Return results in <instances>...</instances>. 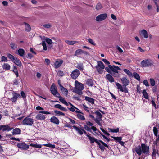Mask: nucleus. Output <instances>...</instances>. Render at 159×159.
I'll return each mask as SVG.
<instances>
[{
    "mask_svg": "<svg viewBox=\"0 0 159 159\" xmlns=\"http://www.w3.org/2000/svg\"><path fill=\"white\" fill-rule=\"evenodd\" d=\"M135 151L139 156L142 154V152L148 155L149 152V148L145 144L142 143L141 146L139 145L135 148Z\"/></svg>",
    "mask_w": 159,
    "mask_h": 159,
    "instance_id": "obj_2",
    "label": "nucleus"
},
{
    "mask_svg": "<svg viewBox=\"0 0 159 159\" xmlns=\"http://www.w3.org/2000/svg\"><path fill=\"white\" fill-rule=\"evenodd\" d=\"M12 62H13L16 65L20 67L22 65L21 61L19 59L17 58L16 57L15 58V60H13Z\"/></svg>",
    "mask_w": 159,
    "mask_h": 159,
    "instance_id": "obj_25",
    "label": "nucleus"
},
{
    "mask_svg": "<svg viewBox=\"0 0 159 159\" xmlns=\"http://www.w3.org/2000/svg\"><path fill=\"white\" fill-rule=\"evenodd\" d=\"M68 108L69 110L70 111L72 112H74L75 111V109H78L77 108H76L75 106L74 107H71L70 108L68 107Z\"/></svg>",
    "mask_w": 159,
    "mask_h": 159,
    "instance_id": "obj_58",
    "label": "nucleus"
},
{
    "mask_svg": "<svg viewBox=\"0 0 159 159\" xmlns=\"http://www.w3.org/2000/svg\"><path fill=\"white\" fill-rule=\"evenodd\" d=\"M65 42L67 44L70 45H73L78 42L74 41H69L67 40H65Z\"/></svg>",
    "mask_w": 159,
    "mask_h": 159,
    "instance_id": "obj_32",
    "label": "nucleus"
},
{
    "mask_svg": "<svg viewBox=\"0 0 159 159\" xmlns=\"http://www.w3.org/2000/svg\"><path fill=\"white\" fill-rule=\"evenodd\" d=\"M51 25L50 24L48 23L47 24H45L43 25V26L45 28H49L51 27Z\"/></svg>",
    "mask_w": 159,
    "mask_h": 159,
    "instance_id": "obj_55",
    "label": "nucleus"
},
{
    "mask_svg": "<svg viewBox=\"0 0 159 159\" xmlns=\"http://www.w3.org/2000/svg\"><path fill=\"white\" fill-rule=\"evenodd\" d=\"M99 133H100V134L106 140L109 142L110 141V139H108L107 137L105 136L104 135H103L102 133L100 132L99 131Z\"/></svg>",
    "mask_w": 159,
    "mask_h": 159,
    "instance_id": "obj_53",
    "label": "nucleus"
},
{
    "mask_svg": "<svg viewBox=\"0 0 159 159\" xmlns=\"http://www.w3.org/2000/svg\"><path fill=\"white\" fill-rule=\"evenodd\" d=\"M24 24L25 26L26 30L30 31L31 30V27L26 22H24Z\"/></svg>",
    "mask_w": 159,
    "mask_h": 159,
    "instance_id": "obj_35",
    "label": "nucleus"
},
{
    "mask_svg": "<svg viewBox=\"0 0 159 159\" xmlns=\"http://www.w3.org/2000/svg\"><path fill=\"white\" fill-rule=\"evenodd\" d=\"M88 41L91 44L93 45H95V43H94V42H93V41L92 39L90 38L89 39H88Z\"/></svg>",
    "mask_w": 159,
    "mask_h": 159,
    "instance_id": "obj_57",
    "label": "nucleus"
},
{
    "mask_svg": "<svg viewBox=\"0 0 159 159\" xmlns=\"http://www.w3.org/2000/svg\"><path fill=\"white\" fill-rule=\"evenodd\" d=\"M102 8V4L100 3H98L96 6V9L97 10H100Z\"/></svg>",
    "mask_w": 159,
    "mask_h": 159,
    "instance_id": "obj_47",
    "label": "nucleus"
},
{
    "mask_svg": "<svg viewBox=\"0 0 159 159\" xmlns=\"http://www.w3.org/2000/svg\"><path fill=\"white\" fill-rule=\"evenodd\" d=\"M116 48L120 52L122 53L123 52V51L121 49L120 47L118 46H116Z\"/></svg>",
    "mask_w": 159,
    "mask_h": 159,
    "instance_id": "obj_63",
    "label": "nucleus"
},
{
    "mask_svg": "<svg viewBox=\"0 0 159 159\" xmlns=\"http://www.w3.org/2000/svg\"><path fill=\"white\" fill-rule=\"evenodd\" d=\"M85 99L92 104H93L94 103L95 99L86 96L85 97Z\"/></svg>",
    "mask_w": 159,
    "mask_h": 159,
    "instance_id": "obj_27",
    "label": "nucleus"
},
{
    "mask_svg": "<svg viewBox=\"0 0 159 159\" xmlns=\"http://www.w3.org/2000/svg\"><path fill=\"white\" fill-rule=\"evenodd\" d=\"M80 74V72L79 70L77 69H75L70 74V75L72 79H75Z\"/></svg>",
    "mask_w": 159,
    "mask_h": 159,
    "instance_id": "obj_12",
    "label": "nucleus"
},
{
    "mask_svg": "<svg viewBox=\"0 0 159 159\" xmlns=\"http://www.w3.org/2000/svg\"><path fill=\"white\" fill-rule=\"evenodd\" d=\"M25 51L22 48H20L18 50V54L20 56L23 57L25 54Z\"/></svg>",
    "mask_w": 159,
    "mask_h": 159,
    "instance_id": "obj_26",
    "label": "nucleus"
},
{
    "mask_svg": "<svg viewBox=\"0 0 159 159\" xmlns=\"http://www.w3.org/2000/svg\"><path fill=\"white\" fill-rule=\"evenodd\" d=\"M141 65L143 67L150 66L152 65V63L150 60L146 59L142 61L141 62Z\"/></svg>",
    "mask_w": 159,
    "mask_h": 159,
    "instance_id": "obj_14",
    "label": "nucleus"
},
{
    "mask_svg": "<svg viewBox=\"0 0 159 159\" xmlns=\"http://www.w3.org/2000/svg\"><path fill=\"white\" fill-rule=\"evenodd\" d=\"M1 60L2 61L6 62L7 61V59L6 57L2 56L1 58Z\"/></svg>",
    "mask_w": 159,
    "mask_h": 159,
    "instance_id": "obj_60",
    "label": "nucleus"
},
{
    "mask_svg": "<svg viewBox=\"0 0 159 159\" xmlns=\"http://www.w3.org/2000/svg\"><path fill=\"white\" fill-rule=\"evenodd\" d=\"M11 47L13 49H15L16 47V45L15 43H10Z\"/></svg>",
    "mask_w": 159,
    "mask_h": 159,
    "instance_id": "obj_54",
    "label": "nucleus"
},
{
    "mask_svg": "<svg viewBox=\"0 0 159 159\" xmlns=\"http://www.w3.org/2000/svg\"><path fill=\"white\" fill-rule=\"evenodd\" d=\"M50 121L56 125H58L59 123V119L55 116H52L50 119Z\"/></svg>",
    "mask_w": 159,
    "mask_h": 159,
    "instance_id": "obj_18",
    "label": "nucleus"
},
{
    "mask_svg": "<svg viewBox=\"0 0 159 159\" xmlns=\"http://www.w3.org/2000/svg\"><path fill=\"white\" fill-rule=\"evenodd\" d=\"M111 137L113 138L117 142H120L122 140V138H121V137H116L112 136Z\"/></svg>",
    "mask_w": 159,
    "mask_h": 159,
    "instance_id": "obj_42",
    "label": "nucleus"
},
{
    "mask_svg": "<svg viewBox=\"0 0 159 159\" xmlns=\"http://www.w3.org/2000/svg\"><path fill=\"white\" fill-rule=\"evenodd\" d=\"M63 63V61L62 60H59L57 61L54 63L55 67V68H57L59 67Z\"/></svg>",
    "mask_w": 159,
    "mask_h": 159,
    "instance_id": "obj_19",
    "label": "nucleus"
},
{
    "mask_svg": "<svg viewBox=\"0 0 159 159\" xmlns=\"http://www.w3.org/2000/svg\"><path fill=\"white\" fill-rule=\"evenodd\" d=\"M30 146L37 148H41L42 147L41 145L31 144Z\"/></svg>",
    "mask_w": 159,
    "mask_h": 159,
    "instance_id": "obj_43",
    "label": "nucleus"
},
{
    "mask_svg": "<svg viewBox=\"0 0 159 159\" xmlns=\"http://www.w3.org/2000/svg\"><path fill=\"white\" fill-rule=\"evenodd\" d=\"M143 83V84L146 85V86H149V85L148 83L147 80H144Z\"/></svg>",
    "mask_w": 159,
    "mask_h": 159,
    "instance_id": "obj_61",
    "label": "nucleus"
},
{
    "mask_svg": "<svg viewBox=\"0 0 159 159\" xmlns=\"http://www.w3.org/2000/svg\"><path fill=\"white\" fill-rule=\"evenodd\" d=\"M143 94L144 96V97L146 99H148L149 98L148 95L147 93L145 90H144L143 92Z\"/></svg>",
    "mask_w": 159,
    "mask_h": 159,
    "instance_id": "obj_37",
    "label": "nucleus"
},
{
    "mask_svg": "<svg viewBox=\"0 0 159 159\" xmlns=\"http://www.w3.org/2000/svg\"><path fill=\"white\" fill-rule=\"evenodd\" d=\"M141 34L144 36L145 38H147L148 37L147 32L145 30L141 31Z\"/></svg>",
    "mask_w": 159,
    "mask_h": 159,
    "instance_id": "obj_31",
    "label": "nucleus"
},
{
    "mask_svg": "<svg viewBox=\"0 0 159 159\" xmlns=\"http://www.w3.org/2000/svg\"><path fill=\"white\" fill-rule=\"evenodd\" d=\"M75 89L74 92L79 95H82L83 94L82 91L84 88V84L77 81H75Z\"/></svg>",
    "mask_w": 159,
    "mask_h": 159,
    "instance_id": "obj_3",
    "label": "nucleus"
},
{
    "mask_svg": "<svg viewBox=\"0 0 159 159\" xmlns=\"http://www.w3.org/2000/svg\"><path fill=\"white\" fill-rule=\"evenodd\" d=\"M87 136L89 138L90 141V143H93L94 142H95L97 144V143L99 141L98 140L94 137L91 136L89 135H87Z\"/></svg>",
    "mask_w": 159,
    "mask_h": 159,
    "instance_id": "obj_17",
    "label": "nucleus"
},
{
    "mask_svg": "<svg viewBox=\"0 0 159 159\" xmlns=\"http://www.w3.org/2000/svg\"><path fill=\"white\" fill-rule=\"evenodd\" d=\"M108 129L110 131L113 133H116L119 131V129L118 128L116 129L109 128Z\"/></svg>",
    "mask_w": 159,
    "mask_h": 159,
    "instance_id": "obj_46",
    "label": "nucleus"
},
{
    "mask_svg": "<svg viewBox=\"0 0 159 159\" xmlns=\"http://www.w3.org/2000/svg\"><path fill=\"white\" fill-rule=\"evenodd\" d=\"M133 75L138 81H140V77L138 73L136 72H134L133 73Z\"/></svg>",
    "mask_w": 159,
    "mask_h": 159,
    "instance_id": "obj_33",
    "label": "nucleus"
},
{
    "mask_svg": "<svg viewBox=\"0 0 159 159\" xmlns=\"http://www.w3.org/2000/svg\"><path fill=\"white\" fill-rule=\"evenodd\" d=\"M39 114L36 115V118L38 120H43L45 118V116L41 114V113L46 114H51L50 112L45 111H39Z\"/></svg>",
    "mask_w": 159,
    "mask_h": 159,
    "instance_id": "obj_5",
    "label": "nucleus"
},
{
    "mask_svg": "<svg viewBox=\"0 0 159 159\" xmlns=\"http://www.w3.org/2000/svg\"><path fill=\"white\" fill-rule=\"evenodd\" d=\"M60 90L62 92H63L66 93V94H67L68 93L67 90L63 86H61V87L60 88Z\"/></svg>",
    "mask_w": 159,
    "mask_h": 159,
    "instance_id": "obj_45",
    "label": "nucleus"
},
{
    "mask_svg": "<svg viewBox=\"0 0 159 159\" xmlns=\"http://www.w3.org/2000/svg\"><path fill=\"white\" fill-rule=\"evenodd\" d=\"M107 16L106 13L98 15L96 17V20L97 22H100L105 20Z\"/></svg>",
    "mask_w": 159,
    "mask_h": 159,
    "instance_id": "obj_9",
    "label": "nucleus"
},
{
    "mask_svg": "<svg viewBox=\"0 0 159 159\" xmlns=\"http://www.w3.org/2000/svg\"><path fill=\"white\" fill-rule=\"evenodd\" d=\"M21 133V130L19 128H16L13 130L12 135H16L19 134Z\"/></svg>",
    "mask_w": 159,
    "mask_h": 159,
    "instance_id": "obj_24",
    "label": "nucleus"
},
{
    "mask_svg": "<svg viewBox=\"0 0 159 159\" xmlns=\"http://www.w3.org/2000/svg\"><path fill=\"white\" fill-rule=\"evenodd\" d=\"M97 65L96 66V68L97 71L99 73L101 74L102 72L103 69L105 68V66L103 63L101 61H97Z\"/></svg>",
    "mask_w": 159,
    "mask_h": 159,
    "instance_id": "obj_7",
    "label": "nucleus"
},
{
    "mask_svg": "<svg viewBox=\"0 0 159 159\" xmlns=\"http://www.w3.org/2000/svg\"><path fill=\"white\" fill-rule=\"evenodd\" d=\"M106 78L111 83L114 81V79L113 78L112 76L109 74H108L106 75Z\"/></svg>",
    "mask_w": 159,
    "mask_h": 159,
    "instance_id": "obj_22",
    "label": "nucleus"
},
{
    "mask_svg": "<svg viewBox=\"0 0 159 159\" xmlns=\"http://www.w3.org/2000/svg\"><path fill=\"white\" fill-rule=\"evenodd\" d=\"M2 68L3 69L6 70H9L10 69V65L7 63H4L2 66Z\"/></svg>",
    "mask_w": 159,
    "mask_h": 159,
    "instance_id": "obj_30",
    "label": "nucleus"
},
{
    "mask_svg": "<svg viewBox=\"0 0 159 159\" xmlns=\"http://www.w3.org/2000/svg\"><path fill=\"white\" fill-rule=\"evenodd\" d=\"M77 117L78 118L82 120H84L85 119V117L83 115L80 114L77 115Z\"/></svg>",
    "mask_w": 159,
    "mask_h": 159,
    "instance_id": "obj_50",
    "label": "nucleus"
},
{
    "mask_svg": "<svg viewBox=\"0 0 159 159\" xmlns=\"http://www.w3.org/2000/svg\"><path fill=\"white\" fill-rule=\"evenodd\" d=\"M102 61L104 62V63L106 64H107V65H110L109 64H110V62H109L108 61L107 59H103L102 60Z\"/></svg>",
    "mask_w": 159,
    "mask_h": 159,
    "instance_id": "obj_62",
    "label": "nucleus"
},
{
    "mask_svg": "<svg viewBox=\"0 0 159 159\" xmlns=\"http://www.w3.org/2000/svg\"><path fill=\"white\" fill-rule=\"evenodd\" d=\"M46 41L49 44H51L52 43V40L49 38H46L45 39Z\"/></svg>",
    "mask_w": 159,
    "mask_h": 159,
    "instance_id": "obj_48",
    "label": "nucleus"
},
{
    "mask_svg": "<svg viewBox=\"0 0 159 159\" xmlns=\"http://www.w3.org/2000/svg\"><path fill=\"white\" fill-rule=\"evenodd\" d=\"M43 145L44 146H46V147H48L51 148H55V145H53V144H52L50 143L46 144H44Z\"/></svg>",
    "mask_w": 159,
    "mask_h": 159,
    "instance_id": "obj_39",
    "label": "nucleus"
},
{
    "mask_svg": "<svg viewBox=\"0 0 159 159\" xmlns=\"http://www.w3.org/2000/svg\"><path fill=\"white\" fill-rule=\"evenodd\" d=\"M86 84L89 86H92L93 84V81L91 79H88L86 81Z\"/></svg>",
    "mask_w": 159,
    "mask_h": 159,
    "instance_id": "obj_28",
    "label": "nucleus"
},
{
    "mask_svg": "<svg viewBox=\"0 0 159 159\" xmlns=\"http://www.w3.org/2000/svg\"><path fill=\"white\" fill-rule=\"evenodd\" d=\"M22 123L24 125L32 126L34 123V120L29 118V117H26L23 120Z\"/></svg>",
    "mask_w": 159,
    "mask_h": 159,
    "instance_id": "obj_6",
    "label": "nucleus"
},
{
    "mask_svg": "<svg viewBox=\"0 0 159 159\" xmlns=\"http://www.w3.org/2000/svg\"><path fill=\"white\" fill-rule=\"evenodd\" d=\"M124 71L126 74H127L129 76H132V73L129 70L127 69H124Z\"/></svg>",
    "mask_w": 159,
    "mask_h": 159,
    "instance_id": "obj_41",
    "label": "nucleus"
},
{
    "mask_svg": "<svg viewBox=\"0 0 159 159\" xmlns=\"http://www.w3.org/2000/svg\"><path fill=\"white\" fill-rule=\"evenodd\" d=\"M13 71L15 73L17 77L18 76V71L17 69L13 70Z\"/></svg>",
    "mask_w": 159,
    "mask_h": 159,
    "instance_id": "obj_64",
    "label": "nucleus"
},
{
    "mask_svg": "<svg viewBox=\"0 0 159 159\" xmlns=\"http://www.w3.org/2000/svg\"><path fill=\"white\" fill-rule=\"evenodd\" d=\"M7 57L9 59L11 60L12 61H13V60H15V59L16 58L15 57H14L10 54H8L7 55Z\"/></svg>",
    "mask_w": 159,
    "mask_h": 159,
    "instance_id": "obj_44",
    "label": "nucleus"
},
{
    "mask_svg": "<svg viewBox=\"0 0 159 159\" xmlns=\"http://www.w3.org/2000/svg\"><path fill=\"white\" fill-rule=\"evenodd\" d=\"M42 45L43 47V49L45 51L46 50H47V48L46 43L44 41L42 42Z\"/></svg>",
    "mask_w": 159,
    "mask_h": 159,
    "instance_id": "obj_49",
    "label": "nucleus"
},
{
    "mask_svg": "<svg viewBox=\"0 0 159 159\" xmlns=\"http://www.w3.org/2000/svg\"><path fill=\"white\" fill-rule=\"evenodd\" d=\"M13 129V128L10 127L8 125H0V131H2L3 132L5 131H9Z\"/></svg>",
    "mask_w": 159,
    "mask_h": 159,
    "instance_id": "obj_13",
    "label": "nucleus"
},
{
    "mask_svg": "<svg viewBox=\"0 0 159 159\" xmlns=\"http://www.w3.org/2000/svg\"><path fill=\"white\" fill-rule=\"evenodd\" d=\"M51 91L52 93L56 97L60 98V94L57 92V89L55 88L54 84H52L51 87Z\"/></svg>",
    "mask_w": 159,
    "mask_h": 159,
    "instance_id": "obj_8",
    "label": "nucleus"
},
{
    "mask_svg": "<svg viewBox=\"0 0 159 159\" xmlns=\"http://www.w3.org/2000/svg\"><path fill=\"white\" fill-rule=\"evenodd\" d=\"M76 68L79 69L81 71L82 70L84 69V67L82 64H78Z\"/></svg>",
    "mask_w": 159,
    "mask_h": 159,
    "instance_id": "obj_38",
    "label": "nucleus"
},
{
    "mask_svg": "<svg viewBox=\"0 0 159 159\" xmlns=\"http://www.w3.org/2000/svg\"><path fill=\"white\" fill-rule=\"evenodd\" d=\"M83 53H84V52L81 49H79L76 50L75 51L74 55L75 56H77L78 55L81 54Z\"/></svg>",
    "mask_w": 159,
    "mask_h": 159,
    "instance_id": "obj_29",
    "label": "nucleus"
},
{
    "mask_svg": "<svg viewBox=\"0 0 159 159\" xmlns=\"http://www.w3.org/2000/svg\"><path fill=\"white\" fill-rule=\"evenodd\" d=\"M84 128L86 130L91 132V128L88 127L87 125H85Z\"/></svg>",
    "mask_w": 159,
    "mask_h": 159,
    "instance_id": "obj_52",
    "label": "nucleus"
},
{
    "mask_svg": "<svg viewBox=\"0 0 159 159\" xmlns=\"http://www.w3.org/2000/svg\"><path fill=\"white\" fill-rule=\"evenodd\" d=\"M121 80L122 83V86L119 83L116 82V85L117 86V89L122 92L125 93H128V91L126 86L129 84V80L126 78V77H124L121 79Z\"/></svg>",
    "mask_w": 159,
    "mask_h": 159,
    "instance_id": "obj_1",
    "label": "nucleus"
},
{
    "mask_svg": "<svg viewBox=\"0 0 159 159\" xmlns=\"http://www.w3.org/2000/svg\"><path fill=\"white\" fill-rule=\"evenodd\" d=\"M150 84L152 86H154L155 85V81L153 79L151 78L150 79Z\"/></svg>",
    "mask_w": 159,
    "mask_h": 159,
    "instance_id": "obj_51",
    "label": "nucleus"
},
{
    "mask_svg": "<svg viewBox=\"0 0 159 159\" xmlns=\"http://www.w3.org/2000/svg\"><path fill=\"white\" fill-rule=\"evenodd\" d=\"M17 146L19 148L23 150H27L29 148V145L26 144L24 142L18 143Z\"/></svg>",
    "mask_w": 159,
    "mask_h": 159,
    "instance_id": "obj_11",
    "label": "nucleus"
},
{
    "mask_svg": "<svg viewBox=\"0 0 159 159\" xmlns=\"http://www.w3.org/2000/svg\"><path fill=\"white\" fill-rule=\"evenodd\" d=\"M153 130L155 136L156 137H157L158 135L157 134L158 132V130L157 129L156 127H153Z\"/></svg>",
    "mask_w": 159,
    "mask_h": 159,
    "instance_id": "obj_40",
    "label": "nucleus"
},
{
    "mask_svg": "<svg viewBox=\"0 0 159 159\" xmlns=\"http://www.w3.org/2000/svg\"><path fill=\"white\" fill-rule=\"evenodd\" d=\"M18 98H20V95L13 91L12 93V97L10 99V100L12 102L16 103L17 100Z\"/></svg>",
    "mask_w": 159,
    "mask_h": 159,
    "instance_id": "obj_10",
    "label": "nucleus"
},
{
    "mask_svg": "<svg viewBox=\"0 0 159 159\" xmlns=\"http://www.w3.org/2000/svg\"><path fill=\"white\" fill-rule=\"evenodd\" d=\"M54 107L57 108H58L60 110L64 111H67V110L65 107H62L61 105L59 104H57L54 105Z\"/></svg>",
    "mask_w": 159,
    "mask_h": 159,
    "instance_id": "obj_21",
    "label": "nucleus"
},
{
    "mask_svg": "<svg viewBox=\"0 0 159 159\" xmlns=\"http://www.w3.org/2000/svg\"><path fill=\"white\" fill-rule=\"evenodd\" d=\"M93 113L96 114L97 115L96 118L94 119L95 122L99 125L102 126V124L100 121L102 120V115L98 111H96Z\"/></svg>",
    "mask_w": 159,
    "mask_h": 159,
    "instance_id": "obj_4",
    "label": "nucleus"
},
{
    "mask_svg": "<svg viewBox=\"0 0 159 159\" xmlns=\"http://www.w3.org/2000/svg\"><path fill=\"white\" fill-rule=\"evenodd\" d=\"M108 67L111 69V71L116 73H118V70H121V69L118 66L114 65L111 66V65H109Z\"/></svg>",
    "mask_w": 159,
    "mask_h": 159,
    "instance_id": "obj_15",
    "label": "nucleus"
},
{
    "mask_svg": "<svg viewBox=\"0 0 159 159\" xmlns=\"http://www.w3.org/2000/svg\"><path fill=\"white\" fill-rule=\"evenodd\" d=\"M54 107L57 108H58L60 110L64 111H67V110L65 107H62L61 105L59 104H57L54 105Z\"/></svg>",
    "mask_w": 159,
    "mask_h": 159,
    "instance_id": "obj_20",
    "label": "nucleus"
},
{
    "mask_svg": "<svg viewBox=\"0 0 159 159\" xmlns=\"http://www.w3.org/2000/svg\"><path fill=\"white\" fill-rule=\"evenodd\" d=\"M156 153H158V151H157L155 149H153L152 153V156L154 157L155 156Z\"/></svg>",
    "mask_w": 159,
    "mask_h": 159,
    "instance_id": "obj_59",
    "label": "nucleus"
},
{
    "mask_svg": "<svg viewBox=\"0 0 159 159\" xmlns=\"http://www.w3.org/2000/svg\"><path fill=\"white\" fill-rule=\"evenodd\" d=\"M22 97L23 98H26V95L25 94L24 92L23 91H21L20 93Z\"/></svg>",
    "mask_w": 159,
    "mask_h": 159,
    "instance_id": "obj_56",
    "label": "nucleus"
},
{
    "mask_svg": "<svg viewBox=\"0 0 159 159\" xmlns=\"http://www.w3.org/2000/svg\"><path fill=\"white\" fill-rule=\"evenodd\" d=\"M54 112L56 113V115L57 116L60 115L64 116L65 115L64 113L55 110L54 111Z\"/></svg>",
    "mask_w": 159,
    "mask_h": 159,
    "instance_id": "obj_36",
    "label": "nucleus"
},
{
    "mask_svg": "<svg viewBox=\"0 0 159 159\" xmlns=\"http://www.w3.org/2000/svg\"><path fill=\"white\" fill-rule=\"evenodd\" d=\"M59 101L61 102L63 104H64L66 106H68V103L66 102V101L65 100L64 98L61 97L59 98Z\"/></svg>",
    "mask_w": 159,
    "mask_h": 159,
    "instance_id": "obj_34",
    "label": "nucleus"
},
{
    "mask_svg": "<svg viewBox=\"0 0 159 159\" xmlns=\"http://www.w3.org/2000/svg\"><path fill=\"white\" fill-rule=\"evenodd\" d=\"M73 128L77 131L78 133L81 135L83 134V132L82 131L83 129L80 128L75 125L73 126Z\"/></svg>",
    "mask_w": 159,
    "mask_h": 159,
    "instance_id": "obj_23",
    "label": "nucleus"
},
{
    "mask_svg": "<svg viewBox=\"0 0 159 159\" xmlns=\"http://www.w3.org/2000/svg\"><path fill=\"white\" fill-rule=\"evenodd\" d=\"M100 143H101L103 145H104L105 147L108 148V146L104 142H103L101 140H99V141L98 142V143H97V144L99 145V148L101 149V150L103 151L104 149V147L102 146V145Z\"/></svg>",
    "mask_w": 159,
    "mask_h": 159,
    "instance_id": "obj_16",
    "label": "nucleus"
}]
</instances>
